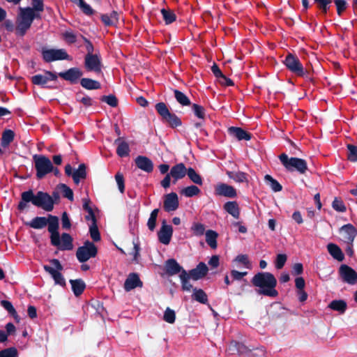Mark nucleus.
<instances>
[{
	"label": "nucleus",
	"mask_w": 357,
	"mask_h": 357,
	"mask_svg": "<svg viewBox=\"0 0 357 357\" xmlns=\"http://www.w3.org/2000/svg\"><path fill=\"white\" fill-rule=\"evenodd\" d=\"M48 231L50 233V241L52 245L59 244V233L58 231L59 227V218L55 215L49 214L47 215Z\"/></svg>",
	"instance_id": "12"
},
{
	"label": "nucleus",
	"mask_w": 357,
	"mask_h": 357,
	"mask_svg": "<svg viewBox=\"0 0 357 357\" xmlns=\"http://www.w3.org/2000/svg\"><path fill=\"white\" fill-rule=\"evenodd\" d=\"M192 109L194 114L199 119H204L205 117V109L202 105L197 104H193L192 105Z\"/></svg>",
	"instance_id": "57"
},
{
	"label": "nucleus",
	"mask_w": 357,
	"mask_h": 357,
	"mask_svg": "<svg viewBox=\"0 0 357 357\" xmlns=\"http://www.w3.org/2000/svg\"><path fill=\"white\" fill-rule=\"evenodd\" d=\"M165 269L166 274L169 276H172L179 273H182L183 271H185L175 259H167L165 264Z\"/></svg>",
	"instance_id": "23"
},
{
	"label": "nucleus",
	"mask_w": 357,
	"mask_h": 357,
	"mask_svg": "<svg viewBox=\"0 0 357 357\" xmlns=\"http://www.w3.org/2000/svg\"><path fill=\"white\" fill-rule=\"evenodd\" d=\"M114 144H118L116 148V154L121 157L124 158L129 155V153L130 151L128 144L122 141L121 137L117 138L114 141Z\"/></svg>",
	"instance_id": "30"
},
{
	"label": "nucleus",
	"mask_w": 357,
	"mask_h": 357,
	"mask_svg": "<svg viewBox=\"0 0 357 357\" xmlns=\"http://www.w3.org/2000/svg\"><path fill=\"white\" fill-rule=\"evenodd\" d=\"M327 250L333 259L338 261H342L344 259V255L341 248L335 243H328Z\"/></svg>",
	"instance_id": "31"
},
{
	"label": "nucleus",
	"mask_w": 357,
	"mask_h": 357,
	"mask_svg": "<svg viewBox=\"0 0 357 357\" xmlns=\"http://www.w3.org/2000/svg\"><path fill=\"white\" fill-rule=\"evenodd\" d=\"M100 19L105 26H116L119 22V14L113 10L110 14H102Z\"/></svg>",
	"instance_id": "27"
},
{
	"label": "nucleus",
	"mask_w": 357,
	"mask_h": 357,
	"mask_svg": "<svg viewBox=\"0 0 357 357\" xmlns=\"http://www.w3.org/2000/svg\"><path fill=\"white\" fill-rule=\"evenodd\" d=\"M160 13L165 24H170L176 20V15L172 10L162 8Z\"/></svg>",
	"instance_id": "42"
},
{
	"label": "nucleus",
	"mask_w": 357,
	"mask_h": 357,
	"mask_svg": "<svg viewBox=\"0 0 357 357\" xmlns=\"http://www.w3.org/2000/svg\"><path fill=\"white\" fill-rule=\"evenodd\" d=\"M208 268L205 263L200 262L196 266L187 272V275L190 279L197 281L198 280L204 278L208 273Z\"/></svg>",
	"instance_id": "19"
},
{
	"label": "nucleus",
	"mask_w": 357,
	"mask_h": 357,
	"mask_svg": "<svg viewBox=\"0 0 357 357\" xmlns=\"http://www.w3.org/2000/svg\"><path fill=\"white\" fill-rule=\"evenodd\" d=\"M143 282L141 281L139 275L136 273H131L128 275L124 282V289L130 291L136 287H142Z\"/></svg>",
	"instance_id": "22"
},
{
	"label": "nucleus",
	"mask_w": 357,
	"mask_h": 357,
	"mask_svg": "<svg viewBox=\"0 0 357 357\" xmlns=\"http://www.w3.org/2000/svg\"><path fill=\"white\" fill-rule=\"evenodd\" d=\"M79 34H77L71 29H69L62 33V37L66 43L72 45L77 42V36H79Z\"/></svg>",
	"instance_id": "47"
},
{
	"label": "nucleus",
	"mask_w": 357,
	"mask_h": 357,
	"mask_svg": "<svg viewBox=\"0 0 357 357\" xmlns=\"http://www.w3.org/2000/svg\"><path fill=\"white\" fill-rule=\"evenodd\" d=\"M347 147L348 150L347 159L353 162H357V146L349 144Z\"/></svg>",
	"instance_id": "51"
},
{
	"label": "nucleus",
	"mask_w": 357,
	"mask_h": 357,
	"mask_svg": "<svg viewBox=\"0 0 357 357\" xmlns=\"http://www.w3.org/2000/svg\"><path fill=\"white\" fill-rule=\"evenodd\" d=\"M81 86L87 90L100 89L101 84L95 79L91 78H82L80 79Z\"/></svg>",
	"instance_id": "35"
},
{
	"label": "nucleus",
	"mask_w": 357,
	"mask_h": 357,
	"mask_svg": "<svg viewBox=\"0 0 357 357\" xmlns=\"http://www.w3.org/2000/svg\"><path fill=\"white\" fill-rule=\"evenodd\" d=\"M328 307L340 314H344L347 310V304L344 300H333L329 303Z\"/></svg>",
	"instance_id": "36"
},
{
	"label": "nucleus",
	"mask_w": 357,
	"mask_h": 357,
	"mask_svg": "<svg viewBox=\"0 0 357 357\" xmlns=\"http://www.w3.org/2000/svg\"><path fill=\"white\" fill-rule=\"evenodd\" d=\"M179 278L181 282V289L183 291H190L192 289V285L189 282V277L187 275V271H183L182 273H180Z\"/></svg>",
	"instance_id": "46"
},
{
	"label": "nucleus",
	"mask_w": 357,
	"mask_h": 357,
	"mask_svg": "<svg viewBox=\"0 0 357 357\" xmlns=\"http://www.w3.org/2000/svg\"><path fill=\"white\" fill-rule=\"evenodd\" d=\"M36 170V177L38 179H42L47 174L52 172L53 165L51 160L45 155L35 154L33 156Z\"/></svg>",
	"instance_id": "7"
},
{
	"label": "nucleus",
	"mask_w": 357,
	"mask_h": 357,
	"mask_svg": "<svg viewBox=\"0 0 357 357\" xmlns=\"http://www.w3.org/2000/svg\"><path fill=\"white\" fill-rule=\"evenodd\" d=\"M45 75L38 74L31 77V82L33 84L40 86L42 88L54 89V86H47L48 81L57 80L58 75L52 71L45 70Z\"/></svg>",
	"instance_id": "11"
},
{
	"label": "nucleus",
	"mask_w": 357,
	"mask_h": 357,
	"mask_svg": "<svg viewBox=\"0 0 357 357\" xmlns=\"http://www.w3.org/2000/svg\"><path fill=\"white\" fill-rule=\"evenodd\" d=\"M334 2L337 7V15L341 16L347 8V2L345 0H335Z\"/></svg>",
	"instance_id": "62"
},
{
	"label": "nucleus",
	"mask_w": 357,
	"mask_h": 357,
	"mask_svg": "<svg viewBox=\"0 0 357 357\" xmlns=\"http://www.w3.org/2000/svg\"><path fill=\"white\" fill-rule=\"evenodd\" d=\"M229 349L232 351H236L239 354H244L251 351L252 349H249L243 343L232 341L229 344Z\"/></svg>",
	"instance_id": "39"
},
{
	"label": "nucleus",
	"mask_w": 357,
	"mask_h": 357,
	"mask_svg": "<svg viewBox=\"0 0 357 357\" xmlns=\"http://www.w3.org/2000/svg\"><path fill=\"white\" fill-rule=\"evenodd\" d=\"M87 176L86 167L85 164H80L78 169L73 172L72 177L75 184H78L81 179H86Z\"/></svg>",
	"instance_id": "34"
},
{
	"label": "nucleus",
	"mask_w": 357,
	"mask_h": 357,
	"mask_svg": "<svg viewBox=\"0 0 357 357\" xmlns=\"http://www.w3.org/2000/svg\"><path fill=\"white\" fill-rule=\"evenodd\" d=\"M264 180L266 184L274 191V192H280L282 190V185L275 178H273L271 175L266 174L264 176Z\"/></svg>",
	"instance_id": "43"
},
{
	"label": "nucleus",
	"mask_w": 357,
	"mask_h": 357,
	"mask_svg": "<svg viewBox=\"0 0 357 357\" xmlns=\"http://www.w3.org/2000/svg\"><path fill=\"white\" fill-rule=\"evenodd\" d=\"M172 234V227L167 225L165 220H163L162 227L158 232L159 241L164 245H168L171 241Z\"/></svg>",
	"instance_id": "20"
},
{
	"label": "nucleus",
	"mask_w": 357,
	"mask_h": 357,
	"mask_svg": "<svg viewBox=\"0 0 357 357\" xmlns=\"http://www.w3.org/2000/svg\"><path fill=\"white\" fill-rule=\"evenodd\" d=\"M76 100L82 102L85 107H90L93 105V101L89 96L80 97L79 93L76 95Z\"/></svg>",
	"instance_id": "61"
},
{
	"label": "nucleus",
	"mask_w": 357,
	"mask_h": 357,
	"mask_svg": "<svg viewBox=\"0 0 357 357\" xmlns=\"http://www.w3.org/2000/svg\"><path fill=\"white\" fill-rule=\"evenodd\" d=\"M224 210L233 218L238 219L240 217V208L236 201H229L223 205Z\"/></svg>",
	"instance_id": "29"
},
{
	"label": "nucleus",
	"mask_w": 357,
	"mask_h": 357,
	"mask_svg": "<svg viewBox=\"0 0 357 357\" xmlns=\"http://www.w3.org/2000/svg\"><path fill=\"white\" fill-rule=\"evenodd\" d=\"M73 239L72 236L68 233H63L59 236V244L52 245L56 246L60 250H71L73 248Z\"/></svg>",
	"instance_id": "26"
},
{
	"label": "nucleus",
	"mask_w": 357,
	"mask_h": 357,
	"mask_svg": "<svg viewBox=\"0 0 357 357\" xmlns=\"http://www.w3.org/2000/svg\"><path fill=\"white\" fill-rule=\"evenodd\" d=\"M115 180L118 185L119 191L121 193H123L124 190H125V183H124L123 175L120 172H117L116 174L115 175Z\"/></svg>",
	"instance_id": "60"
},
{
	"label": "nucleus",
	"mask_w": 357,
	"mask_h": 357,
	"mask_svg": "<svg viewBox=\"0 0 357 357\" xmlns=\"http://www.w3.org/2000/svg\"><path fill=\"white\" fill-rule=\"evenodd\" d=\"M100 100L102 102H106L107 105H109V106H111L112 107H117L118 103H119L117 98L114 95H112V94H110L109 96H102L100 98Z\"/></svg>",
	"instance_id": "52"
},
{
	"label": "nucleus",
	"mask_w": 357,
	"mask_h": 357,
	"mask_svg": "<svg viewBox=\"0 0 357 357\" xmlns=\"http://www.w3.org/2000/svg\"><path fill=\"white\" fill-rule=\"evenodd\" d=\"M98 254V248L95 244L89 241H86L82 246L77 248L76 257L80 263H84L89 259L95 257Z\"/></svg>",
	"instance_id": "9"
},
{
	"label": "nucleus",
	"mask_w": 357,
	"mask_h": 357,
	"mask_svg": "<svg viewBox=\"0 0 357 357\" xmlns=\"http://www.w3.org/2000/svg\"><path fill=\"white\" fill-rule=\"evenodd\" d=\"M79 37L84 40V42L86 44V50L87 51V54L86 55H93L94 47L92 43L82 34H79Z\"/></svg>",
	"instance_id": "64"
},
{
	"label": "nucleus",
	"mask_w": 357,
	"mask_h": 357,
	"mask_svg": "<svg viewBox=\"0 0 357 357\" xmlns=\"http://www.w3.org/2000/svg\"><path fill=\"white\" fill-rule=\"evenodd\" d=\"M253 286L259 287L258 294L272 298L278 296L275 289L277 280L273 274L269 272H259L255 274L251 280Z\"/></svg>",
	"instance_id": "2"
},
{
	"label": "nucleus",
	"mask_w": 357,
	"mask_h": 357,
	"mask_svg": "<svg viewBox=\"0 0 357 357\" xmlns=\"http://www.w3.org/2000/svg\"><path fill=\"white\" fill-rule=\"evenodd\" d=\"M89 232L91 238L94 241L97 242L100 241L101 237L97 226V223H92V225L89 227Z\"/></svg>",
	"instance_id": "54"
},
{
	"label": "nucleus",
	"mask_w": 357,
	"mask_h": 357,
	"mask_svg": "<svg viewBox=\"0 0 357 357\" xmlns=\"http://www.w3.org/2000/svg\"><path fill=\"white\" fill-rule=\"evenodd\" d=\"M155 108L162 121L168 124L170 128H175L182 125L181 119L176 114L170 112L165 102H158Z\"/></svg>",
	"instance_id": "6"
},
{
	"label": "nucleus",
	"mask_w": 357,
	"mask_h": 357,
	"mask_svg": "<svg viewBox=\"0 0 357 357\" xmlns=\"http://www.w3.org/2000/svg\"><path fill=\"white\" fill-rule=\"evenodd\" d=\"M32 9L31 7L19 8V13L17 17L16 34L24 36L33 23Z\"/></svg>",
	"instance_id": "4"
},
{
	"label": "nucleus",
	"mask_w": 357,
	"mask_h": 357,
	"mask_svg": "<svg viewBox=\"0 0 357 357\" xmlns=\"http://www.w3.org/2000/svg\"><path fill=\"white\" fill-rule=\"evenodd\" d=\"M187 172L188 173L186 174L192 182L199 185H202L203 184L202 176L197 173L193 168L189 167Z\"/></svg>",
	"instance_id": "48"
},
{
	"label": "nucleus",
	"mask_w": 357,
	"mask_h": 357,
	"mask_svg": "<svg viewBox=\"0 0 357 357\" xmlns=\"http://www.w3.org/2000/svg\"><path fill=\"white\" fill-rule=\"evenodd\" d=\"M178 198L176 192H170L165 195L163 208L165 211H174L178 208Z\"/></svg>",
	"instance_id": "18"
},
{
	"label": "nucleus",
	"mask_w": 357,
	"mask_h": 357,
	"mask_svg": "<svg viewBox=\"0 0 357 357\" xmlns=\"http://www.w3.org/2000/svg\"><path fill=\"white\" fill-rule=\"evenodd\" d=\"M84 67L89 72L96 73H102V62L100 57L95 54L93 55H86L84 57Z\"/></svg>",
	"instance_id": "13"
},
{
	"label": "nucleus",
	"mask_w": 357,
	"mask_h": 357,
	"mask_svg": "<svg viewBox=\"0 0 357 357\" xmlns=\"http://www.w3.org/2000/svg\"><path fill=\"white\" fill-rule=\"evenodd\" d=\"M70 283L75 296L78 297L82 294L86 288V284L82 279L70 280Z\"/></svg>",
	"instance_id": "33"
},
{
	"label": "nucleus",
	"mask_w": 357,
	"mask_h": 357,
	"mask_svg": "<svg viewBox=\"0 0 357 357\" xmlns=\"http://www.w3.org/2000/svg\"><path fill=\"white\" fill-rule=\"evenodd\" d=\"M163 319L169 324H174L176 319L175 312L169 307H167L165 311Z\"/></svg>",
	"instance_id": "55"
},
{
	"label": "nucleus",
	"mask_w": 357,
	"mask_h": 357,
	"mask_svg": "<svg viewBox=\"0 0 357 357\" xmlns=\"http://www.w3.org/2000/svg\"><path fill=\"white\" fill-rule=\"evenodd\" d=\"M79 8L81 9L84 14L88 16H91L95 13V10L84 1L79 5Z\"/></svg>",
	"instance_id": "63"
},
{
	"label": "nucleus",
	"mask_w": 357,
	"mask_h": 357,
	"mask_svg": "<svg viewBox=\"0 0 357 357\" xmlns=\"http://www.w3.org/2000/svg\"><path fill=\"white\" fill-rule=\"evenodd\" d=\"M332 207L334 210L338 212H345L347 210V208L344 204V202L338 199L337 197H335L332 203Z\"/></svg>",
	"instance_id": "58"
},
{
	"label": "nucleus",
	"mask_w": 357,
	"mask_h": 357,
	"mask_svg": "<svg viewBox=\"0 0 357 357\" xmlns=\"http://www.w3.org/2000/svg\"><path fill=\"white\" fill-rule=\"evenodd\" d=\"M18 352L15 347H9L0 351V357H17Z\"/></svg>",
	"instance_id": "56"
},
{
	"label": "nucleus",
	"mask_w": 357,
	"mask_h": 357,
	"mask_svg": "<svg viewBox=\"0 0 357 357\" xmlns=\"http://www.w3.org/2000/svg\"><path fill=\"white\" fill-rule=\"evenodd\" d=\"M218 233L213 230L209 229L206 231V241L212 249H215L218 246Z\"/></svg>",
	"instance_id": "40"
},
{
	"label": "nucleus",
	"mask_w": 357,
	"mask_h": 357,
	"mask_svg": "<svg viewBox=\"0 0 357 357\" xmlns=\"http://www.w3.org/2000/svg\"><path fill=\"white\" fill-rule=\"evenodd\" d=\"M191 231L194 235L201 236L205 232V226L199 222H194L191 227Z\"/></svg>",
	"instance_id": "53"
},
{
	"label": "nucleus",
	"mask_w": 357,
	"mask_h": 357,
	"mask_svg": "<svg viewBox=\"0 0 357 357\" xmlns=\"http://www.w3.org/2000/svg\"><path fill=\"white\" fill-rule=\"evenodd\" d=\"M322 15H326L330 9L332 0H314Z\"/></svg>",
	"instance_id": "49"
},
{
	"label": "nucleus",
	"mask_w": 357,
	"mask_h": 357,
	"mask_svg": "<svg viewBox=\"0 0 357 357\" xmlns=\"http://www.w3.org/2000/svg\"><path fill=\"white\" fill-rule=\"evenodd\" d=\"M227 175L229 176V178H231L238 183L248 182V174L243 172L227 171Z\"/></svg>",
	"instance_id": "38"
},
{
	"label": "nucleus",
	"mask_w": 357,
	"mask_h": 357,
	"mask_svg": "<svg viewBox=\"0 0 357 357\" xmlns=\"http://www.w3.org/2000/svg\"><path fill=\"white\" fill-rule=\"evenodd\" d=\"M56 190L62 193L63 197L67 198L70 201H73L74 194L73 190L66 184L59 183L56 185Z\"/></svg>",
	"instance_id": "41"
},
{
	"label": "nucleus",
	"mask_w": 357,
	"mask_h": 357,
	"mask_svg": "<svg viewBox=\"0 0 357 357\" xmlns=\"http://www.w3.org/2000/svg\"><path fill=\"white\" fill-rule=\"evenodd\" d=\"M200 189L196 185H190L183 188L181 190V194L183 195L186 197H192L198 195L200 193Z\"/></svg>",
	"instance_id": "45"
},
{
	"label": "nucleus",
	"mask_w": 357,
	"mask_h": 357,
	"mask_svg": "<svg viewBox=\"0 0 357 357\" xmlns=\"http://www.w3.org/2000/svg\"><path fill=\"white\" fill-rule=\"evenodd\" d=\"M187 170L188 169L183 162L174 165L169 172L172 175V183L176 184L178 180L183 178L188 173Z\"/></svg>",
	"instance_id": "21"
},
{
	"label": "nucleus",
	"mask_w": 357,
	"mask_h": 357,
	"mask_svg": "<svg viewBox=\"0 0 357 357\" xmlns=\"http://www.w3.org/2000/svg\"><path fill=\"white\" fill-rule=\"evenodd\" d=\"M215 193L218 196L234 198L237 196L236 190L231 185L220 183L215 185Z\"/></svg>",
	"instance_id": "17"
},
{
	"label": "nucleus",
	"mask_w": 357,
	"mask_h": 357,
	"mask_svg": "<svg viewBox=\"0 0 357 357\" xmlns=\"http://www.w3.org/2000/svg\"><path fill=\"white\" fill-rule=\"evenodd\" d=\"M50 263L54 266V268L48 265H44V270L52 276L56 284H59L61 287H66V280L61 273L63 269V267L60 261L57 259H52L50 260Z\"/></svg>",
	"instance_id": "8"
},
{
	"label": "nucleus",
	"mask_w": 357,
	"mask_h": 357,
	"mask_svg": "<svg viewBox=\"0 0 357 357\" xmlns=\"http://www.w3.org/2000/svg\"><path fill=\"white\" fill-rule=\"evenodd\" d=\"M279 160L289 172L297 171L304 174L307 170V164L304 159L296 157L289 158L286 153H283L279 155Z\"/></svg>",
	"instance_id": "5"
},
{
	"label": "nucleus",
	"mask_w": 357,
	"mask_h": 357,
	"mask_svg": "<svg viewBox=\"0 0 357 357\" xmlns=\"http://www.w3.org/2000/svg\"><path fill=\"white\" fill-rule=\"evenodd\" d=\"M228 133L236 138L238 140H246L248 141L252 138V135L239 127L231 126L228 128Z\"/></svg>",
	"instance_id": "25"
},
{
	"label": "nucleus",
	"mask_w": 357,
	"mask_h": 357,
	"mask_svg": "<svg viewBox=\"0 0 357 357\" xmlns=\"http://www.w3.org/2000/svg\"><path fill=\"white\" fill-rule=\"evenodd\" d=\"M15 132L10 129H6L3 131L0 145L3 149L9 146L15 139Z\"/></svg>",
	"instance_id": "32"
},
{
	"label": "nucleus",
	"mask_w": 357,
	"mask_h": 357,
	"mask_svg": "<svg viewBox=\"0 0 357 357\" xmlns=\"http://www.w3.org/2000/svg\"><path fill=\"white\" fill-rule=\"evenodd\" d=\"M174 97L176 101L182 106L190 105V100L189 98L183 92L178 89L174 90Z\"/></svg>",
	"instance_id": "44"
},
{
	"label": "nucleus",
	"mask_w": 357,
	"mask_h": 357,
	"mask_svg": "<svg viewBox=\"0 0 357 357\" xmlns=\"http://www.w3.org/2000/svg\"><path fill=\"white\" fill-rule=\"evenodd\" d=\"M136 166L146 173H151L153 170V163L150 158L144 155L137 156L135 160Z\"/></svg>",
	"instance_id": "24"
},
{
	"label": "nucleus",
	"mask_w": 357,
	"mask_h": 357,
	"mask_svg": "<svg viewBox=\"0 0 357 357\" xmlns=\"http://www.w3.org/2000/svg\"><path fill=\"white\" fill-rule=\"evenodd\" d=\"M47 217H35L31 221L24 222L26 226L35 229H41L47 225Z\"/></svg>",
	"instance_id": "28"
},
{
	"label": "nucleus",
	"mask_w": 357,
	"mask_h": 357,
	"mask_svg": "<svg viewBox=\"0 0 357 357\" xmlns=\"http://www.w3.org/2000/svg\"><path fill=\"white\" fill-rule=\"evenodd\" d=\"M59 202L60 193L56 188L52 192V195L43 191H38L34 194L33 190L29 189L21 193V200L18 203L17 209L23 211L28 207V203L31 202L35 206L50 212L54 209V204H58Z\"/></svg>",
	"instance_id": "1"
},
{
	"label": "nucleus",
	"mask_w": 357,
	"mask_h": 357,
	"mask_svg": "<svg viewBox=\"0 0 357 357\" xmlns=\"http://www.w3.org/2000/svg\"><path fill=\"white\" fill-rule=\"evenodd\" d=\"M283 63L286 68L294 75L303 77L310 82H314V77H313L314 71L305 68L296 54L288 53Z\"/></svg>",
	"instance_id": "3"
},
{
	"label": "nucleus",
	"mask_w": 357,
	"mask_h": 357,
	"mask_svg": "<svg viewBox=\"0 0 357 357\" xmlns=\"http://www.w3.org/2000/svg\"><path fill=\"white\" fill-rule=\"evenodd\" d=\"M339 274L348 284H354L357 282V272L347 264H342L340 266Z\"/></svg>",
	"instance_id": "14"
},
{
	"label": "nucleus",
	"mask_w": 357,
	"mask_h": 357,
	"mask_svg": "<svg viewBox=\"0 0 357 357\" xmlns=\"http://www.w3.org/2000/svg\"><path fill=\"white\" fill-rule=\"evenodd\" d=\"M1 305L10 314H11L15 320H19V316L13 307V304L6 300H2L1 301Z\"/></svg>",
	"instance_id": "50"
},
{
	"label": "nucleus",
	"mask_w": 357,
	"mask_h": 357,
	"mask_svg": "<svg viewBox=\"0 0 357 357\" xmlns=\"http://www.w3.org/2000/svg\"><path fill=\"white\" fill-rule=\"evenodd\" d=\"M287 259L285 254H278L276 257L275 266L277 269H281L284 267Z\"/></svg>",
	"instance_id": "59"
},
{
	"label": "nucleus",
	"mask_w": 357,
	"mask_h": 357,
	"mask_svg": "<svg viewBox=\"0 0 357 357\" xmlns=\"http://www.w3.org/2000/svg\"><path fill=\"white\" fill-rule=\"evenodd\" d=\"M83 75L82 71L78 68H70L68 70L61 72L58 76L71 84H76Z\"/></svg>",
	"instance_id": "16"
},
{
	"label": "nucleus",
	"mask_w": 357,
	"mask_h": 357,
	"mask_svg": "<svg viewBox=\"0 0 357 357\" xmlns=\"http://www.w3.org/2000/svg\"><path fill=\"white\" fill-rule=\"evenodd\" d=\"M340 234L344 243L347 244H353L357 236V229L352 224L348 223L340 228Z\"/></svg>",
	"instance_id": "15"
},
{
	"label": "nucleus",
	"mask_w": 357,
	"mask_h": 357,
	"mask_svg": "<svg viewBox=\"0 0 357 357\" xmlns=\"http://www.w3.org/2000/svg\"><path fill=\"white\" fill-rule=\"evenodd\" d=\"M42 57L45 62L50 63L59 60H69V55L64 49H45L41 51Z\"/></svg>",
	"instance_id": "10"
},
{
	"label": "nucleus",
	"mask_w": 357,
	"mask_h": 357,
	"mask_svg": "<svg viewBox=\"0 0 357 357\" xmlns=\"http://www.w3.org/2000/svg\"><path fill=\"white\" fill-rule=\"evenodd\" d=\"M192 298L202 304H206L208 303V296L202 289L194 288Z\"/></svg>",
	"instance_id": "37"
}]
</instances>
